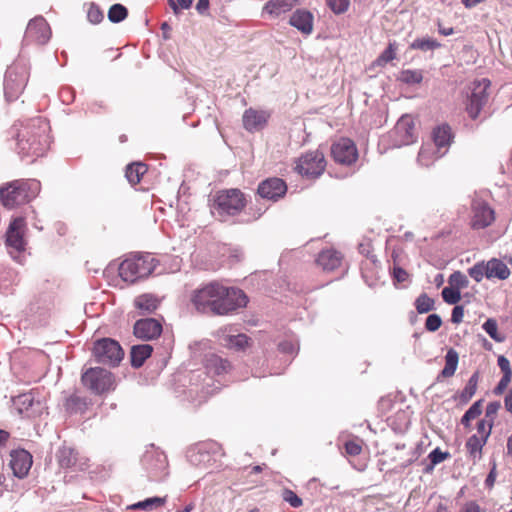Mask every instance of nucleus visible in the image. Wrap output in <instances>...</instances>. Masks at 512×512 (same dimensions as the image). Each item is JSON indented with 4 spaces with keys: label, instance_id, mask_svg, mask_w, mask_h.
I'll return each instance as SVG.
<instances>
[{
    "label": "nucleus",
    "instance_id": "nucleus-1",
    "mask_svg": "<svg viewBox=\"0 0 512 512\" xmlns=\"http://www.w3.org/2000/svg\"><path fill=\"white\" fill-rule=\"evenodd\" d=\"M48 123L37 117L23 126L17 133L18 153L22 156H42L46 150Z\"/></svg>",
    "mask_w": 512,
    "mask_h": 512
},
{
    "label": "nucleus",
    "instance_id": "nucleus-2",
    "mask_svg": "<svg viewBox=\"0 0 512 512\" xmlns=\"http://www.w3.org/2000/svg\"><path fill=\"white\" fill-rule=\"evenodd\" d=\"M40 191L37 180L14 181L0 189V200L7 208H14L35 198Z\"/></svg>",
    "mask_w": 512,
    "mask_h": 512
},
{
    "label": "nucleus",
    "instance_id": "nucleus-3",
    "mask_svg": "<svg viewBox=\"0 0 512 512\" xmlns=\"http://www.w3.org/2000/svg\"><path fill=\"white\" fill-rule=\"evenodd\" d=\"M223 292L224 285L212 282L196 290L193 294L192 302L198 311L225 315L224 307L218 303L219 297L223 295Z\"/></svg>",
    "mask_w": 512,
    "mask_h": 512
},
{
    "label": "nucleus",
    "instance_id": "nucleus-4",
    "mask_svg": "<svg viewBox=\"0 0 512 512\" xmlns=\"http://www.w3.org/2000/svg\"><path fill=\"white\" fill-rule=\"evenodd\" d=\"M156 267V260L150 254L137 255L125 259L119 266V276L125 281L133 283L139 278L147 277Z\"/></svg>",
    "mask_w": 512,
    "mask_h": 512
},
{
    "label": "nucleus",
    "instance_id": "nucleus-5",
    "mask_svg": "<svg viewBox=\"0 0 512 512\" xmlns=\"http://www.w3.org/2000/svg\"><path fill=\"white\" fill-rule=\"evenodd\" d=\"M81 380L86 388L97 395L113 391L116 387L114 375L101 367L88 369L82 374Z\"/></svg>",
    "mask_w": 512,
    "mask_h": 512
},
{
    "label": "nucleus",
    "instance_id": "nucleus-6",
    "mask_svg": "<svg viewBox=\"0 0 512 512\" xmlns=\"http://www.w3.org/2000/svg\"><path fill=\"white\" fill-rule=\"evenodd\" d=\"M245 205L244 194L239 189L220 191L214 200V209L221 217L236 215Z\"/></svg>",
    "mask_w": 512,
    "mask_h": 512
},
{
    "label": "nucleus",
    "instance_id": "nucleus-7",
    "mask_svg": "<svg viewBox=\"0 0 512 512\" xmlns=\"http://www.w3.org/2000/svg\"><path fill=\"white\" fill-rule=\"evenodd\" d=\"M93 356L97 363L115 367L124 357L120 344L111 338H102L94 343Z\"/></svg>",
    "mask_w": 512,
    "mask_h": 512
},
{
    "label": "nucleus",
    "instance_id": "nucleus-8",
    "mask_svg": "<svg viewBox=\"0 0 512 512\" xmlns=\"http://www.w3.org/2000/svg\"><path fill=\"white\" fill-rule=\"evenodd\" d=\"M26 229V222L24 218L17 217L13 219L6 232V247L11 257L21 262V254L25 251L26 241L24 239V232Z\"/></svg>",
    "mask_w": 512,
    "mask_h": 512
},
{
    "label": "nucleus",
    "instance_id": "nucleus-9",
    "mask_svg": "<svg viewBox=\"0 0 512 512\" xmlns=\"http://www.w3.org/2000/svg\"><path fill=\"white\" fill-rule=\"evenodd\" d=\"M325 167L324 154L319 150L305 153L296 163V170L299 174L312 178L320 176L324 172Z\"/></svg>",
    "mask_w": 512,
    "mask_h": 512
},
{
    "label": "nucleus",
    "instance_id": "nucleus-10",
    "mask_svg": "<svg viewBox=\"0 0 512 512\" xmlns=\"http://www.w3.org/2000/svg\"><path fill=\"white\" fill-rule=\"evenodd\" d=\"M27 73L24 67L11 66L4 80V94L7 101L15 100L26 85Z\"/></svg>",
    "mask_w": 512,
    "mask_h": 512
},
{
    "label": "nucleus",
    "instance_id": "nucleus-11",
    "mask_svg": "<svg viewBox=\"0 0 512 512\" xmlns=\"http://www.w3.org/2000/svg\"><path fill=\"white\" fill-rule=\"evenodd\" d=\"M490 86L488 79H482L474 84L472 93L468 99L466 110L472 119H476L488 100L487 89Z\"/></svg>",
    "mask_w": 512,
    "mask_h": 512
},
{
    "label": "nucleus",
    "instance_id": "nucleus-12",
    "mask_svg": "<svg viewBox=\"0 0 512 512\" xmlns=\"http://www.w3.org/2000/svg\"><path fill=\"white\" fill-rule=\"evenodd\" d=\"M331 154L336 162L345 165L352 164L358 157L354 142L348 138L336 141L331 147Z\"/></svg>",
    "mask_w": 512,
    "mask_h": 512
},
{
    "label": "nucleus",
    "instance_id": "nucleus-13",
    "mask_svg": "<svg viewBox=\"0 0 512 512\" xmlns=\"http://www.w3.org/2000/svg\"><path fill=\"white\" fill-rule=\"evenodd\" d=\"M472 221L473 229H484L490 226L495 220V212L488 203L482 200H474L472 204Z\"/></svg>",
    "mask_w": 512,
    "mask_h": 512
},
{
    "label": "nucleus",
    "instance_id": "nucleus-14",
    "mask_svg": "<svg viewBox=\"0 0 512 512\" xmlns=\"http://www.w3.org/2000/svg\"><path fill=\"white\" fill-rule=\"evenodd\" d=\"M143 465L151 473V475L158 479L164 475L165 470L168 466L167 458L165 454L155 448L148 450L143 455Z\"/></svg>",
    "mask_w": 512,
    "mask_h": 512
},
{
    "label": "nucleus",
    "instance_id": "nucleus-15",
    "mask_svg": "<svg viewBox=\"0 0 512 512\" xmlns=\"http://www.w3.org/2000/svg\"><path fill=\"white\" fill-rule=\"evenodd\" d=\"M247 301V296L242 290L224 286L223 295L219 297L218 303L224 307L226 315L238 308L246 306Z\"/></svg>",
    "mask_w": 512,
    "mask_h": 512
},
{
    "label": "nucleus",
    "instance_id": "nucleus-16",
    "mask_svg": "<svg viewBox=\"0 0 512 512\" xmlns=\"http://www.w3.org/2000/svg\"><path fill=\"white\" fill-rule=\"evenodd\" d=\"M51 36L48 23L43 17H35L26 28L25 38L38 44H45Z\"/></svg>",
    "mask_w": 512,
    "mask_h": 512
},
{
    "label": "nucleus",
    "instance_id": "nucleus-17",
    "mask_svg": "<svg viewBox=\"0 0 512 512\" xmlns=\"http://www.w3.org/2000/svg\"><path fill=\"white\" fill-rule=\"evenodd\" d=\"M287 191L286 183L280 178H268L262 181L258 186V194L267 200L277 201L282 198Z\"/></svg>",
    "mask_w": 512,
    "mask_h": 512
},
{
    "label": "nucleus",
    "instance_id": "nucleus-18",
    "mask_svg": "<svg viewBox=\"0 0 512 512\" xmlns=\"http://www.w3.org/2000/svg\"><path fill=\"white\" fill-rule=\"evenodd\" d=\"M162 333L161 323L153 318L138 320L134 325V335L142 340H152Z\"/></svg>",
    "mask_w": 512,
    "mask_h": 512
},
{
    "label": "nucleus",
    "instance_id": "nucleus-19",
    "mask_svg": "<svg viewBox=\"0 0 512 512\" xmlns=\"http://www.w3.org/2000/svg\"><path fill=\"white\" fill-rule=\"evenodd\" d=\"M269 118L270 113L268 111L249 108L245 110L242 116V122L248 132H256L266 126Z\"/></svg>",
    "mask_w": 512,
    "mask_h": 512
},
{
    "label": "nucleus",
    "instance_id": "nucleus-20",
    "mask_svg": "<svg viewBox=\"0 0 512 512\" xmlns=\"http://www.w3.org/2000/svg\"><path fill=\"white\" fill-rule=\"evenodd\" d=\"M10 466L16 477L24 478L32 466V456L25 450L14 451L11 453Z\"/></svg>",
    "mask_w": 512,
    "mask_h": 512
},
{
    "label": "nucleus",
    "instance_id": "nucleus-21",
    "mask_svg": "<svg viewBox=\"0 0 512 512\" xmlns=\"http://www.w3.org/2000/svg\"><path fill=\"white\" fill-rule=\"evenodd\" d=\"M289 24L304 35H310L313 31V15L305 9H297L290 17Z\"/></svg>",
    "mask_w": 512,
    "mask_h": 512
},
{
    "label": "nucleus",
    "instance_id": "nucleus-22",
    "mask_svg": "<svg viewBox=\"0 0 512 512\" xmlns=\"http://www.w3.org/2000/svg\"><path fill=\"white\" fill-rule=\"evenodd\" d=\"M300 4L299 0H269L263 7V12L271 18H278Z\"/></svg>",
    "mask_w": 512,
    "mask_h": 512
},
{
    "label": "nucleus",
    "instance_id": "nucleus-23",
    "mask_svg": "<svg viewBox=\"0 0 512 512\" xmlns=\"http://www.w3.org/2000/svg\"><path fill=\"white\" fill-rule=\"evenodd\" d=\"M395 132L400 137L401 145H409L414 141V123L410 116L404 115L402 116L396 126Z\"/></svg>",
    "mask_w": 512,
    "mask_h": 512
},
{
    "label": "nucleus",
    "instance_id": "nucleus-24",
    "mask_svg": "<svg viewBox=\"0 0 512 512\" xmlns=\"http://www.w3.org/2000/svg\"><path fill=\"white\" fill-rule=\"evenodd\" d=\"M342 257L339 252L335 250H325L322 251L318 258L317 263L324 270L333 271L337 269L341 264Z\"/></svg>",
    "mask_w": 512,
    "mask_h": 512
},
{
    "label": "nucleus",
    "instance_id": "nucleus-25",
    "mask_svg": "<svg viewBox=\"0 0 512 512\" xmlns=\"http://www.w3.org/2000/svg\"><path fill=\"white\" fill-rule=\"evenodd\" d=\"M487 266V278H497L499 280H505L510 276V269L501 260L493 258L486 263Z\"/></svg>",
    "mask_w": 512,
    "mask_h": 512
},
{
    "label": "nucleus",
    "instance_id": "nucleus-26",
    "mask_svg": "<svg viewBox=\"0 0 512 512\" xmlns=\"http://www.w3.org/2000/svg\"><path fill=\"white\" fill-rule=\"evenodd\" d=\"M58 462L63 468L76 467L80 470L84 469V463H78L77 453L69 447H62L58 451Z\"/></svg>",
    "mask_w": 512,
    "mask_h": 512
},
{
    "label": "nucleus",
    "instance_id": "nucleus-27",
    "mask_svg": "<svg viewBox=\"0 0 512 512\" xmlns=\"http://www.w3.org/2000/svg\"><path fill=\"white\" fill-rule=\"evenodd\" d=\"M152 351V346L148 344L133 346L130 353L131 365L135 368L141 367Z\"/></svg>",
    "mask_w": 512,
    "mask_h": 512
},
{
    "label": "nucleus",
    "instance_id": "nucleus-28",
    "mask_svg": "<svg viewBox=\"0 0 512 512\" xmlns=\"http://www.w3.org/2000/svg\"><path fill=\"white\" fill-rule=\"evenodd\" d=\"M433 141L434 146L437 148V150L446 152L447 147L450 145L451 142V130L450 127L447 125H443L440 127H437L433 131Z\"/></svg>",
    "mask_w": 512,
    "mask_h": 512
},
{
    "label": "nucleus",
    "instance_id": "nucleus-29",
    "mask_svg": "<svg viewBox=\"0 0 512 512\" xmlns=\"http://www.w3.org/2000/svg\"><path fill=\"white\" fill-rule=\"evenodd\" d=\"M445 154V151L435 150L434 146L431 144L423 145L419 154H418V162L422 166H430L434 160L442 157Z\"/></svg>",
    "mask_w": 512,
    "mask_h": 512
},
{
    "label": "nucleus",
    "instance_id": "nucleus-30",
    "mask_svg": "<svg viewBox=\"0 0 512 512\" xmlns=\"http://www.w3.org/2000/svg\"><path fill=\"white\" fill-rule=\"evenodd\" d=\"M134 303L143 313H152L158 308L160 301L152 294H142L136 297Z\"/></svg>",
    "mask_w": 512,
    "mask_h": 512
},
{
    "label": "nucleus",
    "instance_id": "nucleus-31",
    "mask_svg": "<svg viewBox=\"0 0 512 512\" xmlns=\"http://www.w3.org/2000/svg\"><path fill=\"white\" fill-rule=\"evenodd\" d=\"M459 362L458 352L454 349H449L445 355V366L441 371V375L449 378L455 374Z\"/></svg>",
    "mask_w": 512,
    "mask_h": 512
},
{
    "label": "nucleus",
    "instance_id": "nucleus-32",
    "mask_svg": "<svg viewBox=\"0 0 512 512\" xmlns=\"http://www.w3.org/2000/svg\"><path fill=\"white\" fill-rule=\"evenodd\" d=\"M479 382V372L476 371L469 378L465 388L459 394V400L462 404L468 403L471 398L474 396L477 390Z\"/></svg>",
    "mask_w": 512,
    "mask_h": 512
},
{
    "label": "nucleus",
    "instance_id": "nucleus-33",
    "mask_svg": "<svg viewBox=\"0 0 512 512\" xmlns=\"http://www.w3.org/2000/svg\"><path fill=\"white\" fill-rule=\"evenodd\" d=\"M206 368L208 371H213L215 374L220 375L229 370L230 363L219 356L211 355L206 360Z\"/></svg>",
    "mask_w": 512,
    "mask_h": 512
},
{
    "label": "nucleus",
    "instance_id": "nucleus-34",
    "mask_svg": "<svg viewBox=\"0 0 512 512\" xmlns=\"http://www.w3.org/2000/svg\"><path fill=\"white\" fill-rule=\"evenodd\" d=\"M146 171L147 167L145 164L133 163L127 166L125 175L130 184L136 185L141 181Z\"/></svg>",
    "mask_w": 512,
    "mask_h": 512
},
{
    "label": "nucleus",
    "instance_id": "nucleus-35",
    "mask_svg": "<svg viewBox=\"0 0 512 512\" xmlns=\"http://www.w3.org/2000/svg\"><path fill=\"white\" fill-rule=\"evenodd\" d=\"M486 442L487 441H485V439H481L478 435H472L468 438L466 442V449L473 460L481 458L482 448Z\"/></svg>",
    "mask_w": 512,
    "mask_h": 512
},
{
    "label": "nucleus",
    "instance_id": "nucleus-36",
    "mask_svg": "<svg viewBox=\"0 0 512 512\" xmlns=\"http://www.w3.org/2000/svg\"><path fill=\"white\" fill-rule=\"evenodd\" d=\"M167 501V497H151L143 501H139L129 506L131 510H153L163 506Z\"/></svg>",
    "mask_w": 512,
    "mask_h": 512
},
{
    "label": "nucleus",
    "instance_id": "nucleus-37",
    "mask_svg": "<svg viewBox=\"0 0 512 512\" xmlns=\"http://www.w3.org/2000/svg\"><path fill=\"white\" fill-rule=\"evenodd\" d=\"M440 46H441V44L437 40L432 39L430 37L417 38L410 44L411 49L421 50L423 52L435 50V49L439 48Z\"/></svg>",
    "mask_w": 512,
    "mask_h": 512
},
{
    "label": "nucleus",
    "instance_id": "nucleus-38",
    "mask_svg": "<svg viewBox=\"0 0 512 512\" xmlns=\"http://www.w3.org/2000/svg\"><path fill=\"white\" fill-rule=\"evenodd\" d=\"M415 308L419 314L428 313L435 308V301L426 293H421L415 300Z\"/></svg>",
    "mask_w": 512,
    "mask_h": 512
},
{
    "label": "nucleus",
    "instance_id": "nucleus-39",
    "mask_svg": "<svg viewBox=\"0 0 512 512\" xmlns=\"http://www.w3.org/2000/svg\"><path fill=\"white\" fill-rule=\"evenodd\" d=\"M221 343L231 348L243 349L248 344V337L244 334L224 335Z\"/></svg>",
    "mask_w": 512,
    "mask_h": 512
},
{
    "label": "nucleus",
    "instance_id": "nucleus-40",
    "mask_svg": "<svg viewBox=\"0 0 512 512\" xmlns=\"http://www.w3.org/2000/svg\"><path fill=\"white\" fill-rule=\"evenodd\" d=\"M128 16V10L122 4H114L108 10V19L112 23H119Z\"/></svg>",
    "mask_w": 512,
    "mask_h": 512
},
{
    "label": "nucleus",
    "instance_id": "nucleus-41",
    "mask_svg": "<svg viewBox=\"0 0 512 512\" xmlns=\"http://www.w3.org/2000/svg\"><path fill=\"white\" fill-rule=\"evenodd\" d=\"M399 80L408 85L419 84L423 80V74L420 70L407 69L400 73Z\"/></svg>",
    "mask_w": 512,
    "mask_h": 512
},
{
    "label": "nucleus",
    "instance_id": "nucleus-42",
    "mask_svg": "<svg viewBox=\"0 0 512 512\" xmlns=\"http://www.w3.org/2000/svg\"><path fill=\"white\" fill-rule=\"evenodd\" d=\"M483 329L496 342H502L504 340V336L498 333V324L495 319H487L483 324Z\"/></svg>",
    "mask_w": 512,
    "mask_h": 512
},
{
    "label": "nucleus",
    "instance_id": "nucleus-43",
    "mask_svg": "<svg viewBox=\"0 0 512 512\" xmlns=\"http://www.w3.org/2000/svg\"><path fill=\"white\" fill-rule=\"evenodd\" d=\"M448 282L451 287L458 289L459 291L468 287L469 284L468 278L460 271L453 272L450 275Z\"/></svg>",
    "mask_w": 512,
    "mask_h": 512
},
{
    "label": "nucleus",
    "instance_id": "nucleus-44",
    "mask_svg": "<svg viewBox=\"0 0 512 512\" xmlns=\"http://www.w3.org/2000/svg\"><path fill=\"white\" fill-rule=\"evenodd\" d=\"M441 295L443 300L451 305L457 304L461 299L460 291L451 286L443 288Z\"/></svg>",
    "mask_w": 512,
    "mask_h": 512
},
{
    "label": "nucleus",
    "instance_id": "nucleus-45",
    "mask_svg": "<svg viewBox=\"0 0 512 512\" xmlns=\"http://www.w3.org/2000/svg\"><path fill=\"white\" fill-rule=\"evenodd\" d=\"M87 19L92 24H99L104 19V13L98 5L90 3L87 10Z\"/></svg>",
    "mask_w": 512,
    "mask_h": 512
},
{
    "label": "nucleus",
    "instance_id": "nucleus-46",
    "mask_svg": "<svg viewBox=\"0 0 512 512\" xmlns=\"http://www.w3.org/2000/svg\"><path fill=\"white\" fill-rule=\"evenodd\" d=\"M396 57L395 43H389L388 47L380 54L376 62L378 65L384 66Z\"/></svg>",
    "mask_w": 512,
    "mask_h": 512
},
{
    "label": "nucleus",
    "instance_id": "nucleus-47",
    "mask_svg": "<svg viewBox=\"0 0 512 512\" xmlns=\"http://www.w3.org/2000/svg\"><path fill=\"white\" fill-rule=\"evenodd\" d=\"M281 496H282V499L285 502L289 503V505L293 508H299L303 504L302 499L291 489H288V488L283 489Z\"/></svg>",
    "mask_w": 512,
    "mask_h": 512
},
{
    "label": "nucleus",
    "instance_id": "nucleus-48",
    "mask_svg": "<svg viewBox=\"0 0 512 512\" xmlns=\"http://www.w3.org/2000/svg\"><path fill=\"white\" fill-rule=\"evenodd\" d=\"M86 403L84 399L80 398L77 395H72L67 398L65 402L66 410L70 412L82 411L85 407Z\"/></svg>",
    "mask_w": 512,
    "mask_h": 512
},
{
    "label": "nucleus",
    "instance_id": "nucleus-49",
    "mask_svg": "<svg viewBox=\"0 0 512 512\" xmlns=\"http://www.w3.org/2000/svg\"><path fill=\"white\" fill-rule=\"evenodd\" d=\"M469 276L473 278L476 282L482 281L483 277L487 278V266L486 263L481 262L472 266L468 270Z\"/></svg>",
    "mask_w": 512,
    "mask_h": 512
},
{
    "label": "nucleus",
    "instance_id": "nucleus-50",
    "mask_svg": "<svg viewBox=\"0 0 512 512\" xmlns=\"http://www.w3.org/2000/svg\"><path fill=\"white\" fill-rule=\"evenodd\" d=\"M493 427V422L488 419H482L477 423V434L481 439L488 440Z\"/></svg>",
    "mask_w": 512,
    "mask_h": 512
},
{
    "label": "nucleus",
    "instance_id": "nucleus-51",
    "mask_svg": "<svg viewBox=\"0 0 512 512\" xmlns=\"http://www.w3.org/2000/svg\"><path fill=\"white\" fill-rule=\"evenodd\" d=\"M327 4L335 14H342L348 10L350 0H327Z\"/></svg>",
    "mask_w": 512,
    "mask_h": 512
},
{
    "label": "nucleus",
    "instance_id": "nucleus-52",
    "mask_svg": "<svg viewBox=\"0 0 512 512\" xmlns=\"http://www.w3.org/2000/svg\"><path fill=\"white\" fill-rule=\"evenodd\" d=\"M442 325V319L438 314H430L425 321V328L430 332L437 331Z\"/></svg>",
    "mask_w": 512,
    "mask_h": 512
},
{
    "label": "nucleus",
    "instance_id": "nucleus-53",
    "mask_svg": "<svg viewBox=\"0 0 512 512\" xmlns=\"http://www.w3.org/2000/svg\"><path fill=\"white\" fill-rule=\"evenodd\" d=\"M16 405L19 406V412L27 411L33 404V398L30 394L19 395L16 399Z\"/></svg>",
    "mask_w": 512,
    "mask_h": 512
},
{
    "label": "nucleus",
    "instance_id": "nucleus-54",
    "mask_svg": "<svg viewBox=\"0 0 512 512\" xmlns=\"http://www.w3.org/2000/svg\"><path fill=\"white\" fill-rule=\"evenodd\" d=\"M449 456L450 454L448 452H443L439 448H435L430 452L428 457L432 465H437L446 460Z\"/></svg>",
    "mask_w": 512,
    "mask_h": 512
},
{
    "label": "nucleus",
    "instance_id": "nucleus-55",
    "mask_svg": "<svg viewBox=\"0 0 512 512\" xmlns=\"http://www.w3.org/2000/svg\"><path fill=\"white\" fill-rule=\"evenodd\" d=\"M193 4V0H169V5L175 14L178 13V9H189Z\"/></svg>",
    "mask_w": 512,
    "mask_h": 512
},
{
    "label": "nucleus",
    "instance_id": "nucleus-56",
    "mask_svg": "<svg viewBox=\"0 0 512 512\" xmlns=\"http://www.w3.org/2000/svg\"><path fill=\"white\" fill-rule=\"evenodd\" d=\"M500 407H501L500 402H498V401L490 402L486 407L485 419H488L493 422Z\"/></svg>",
    "mask_w": 512,
    "mask_h": 512
},
{
    "label": "nucleus",
    "instance_id": "nucleus-57",
    "mask_svg": "<svg viewBox=\"0 0 512 512\" xmlns=\"http://www.w3.org/2000/svg\"><path fill=\"white\" fill-rule=\"evenodd\" d=\"M392 275L396 282L402 283L408 280L409 274L401 267L394 266L392 269Z\"/></svg>",
    "mask_w": 512,
    "mask_h": 512
},
{
    "label": "nucleus",
    "instance_id": "nucleus-58",
    "mask_svg": "<svg viewBox=\"0 0 512 512\" xmlns=\"http://www.w3.org/2000/svg\"><path fill=\"white\" fill-rule=\"evenodd\" d=\"M345 451L351 456H357L361 453L362 447L355 441H348L345 443Z\"/></svg>",
    "mask_w": 512,
    "mask_h": 512
},
{
    "label": "nucleus",
    "instance_id": "nucleus-59",
    "mask_svg": "<svg viewBox=\"0 0 512 512\" xmlns=\"http://www.w3.org/2000/svg\"><path fill=\"white\" fill-rule=\"evenodd\" d=\"M482 402L483 400H478L474 402L471 407L465 412L469 415V417L473 420L477 418L482 413Z\"/></svg>",
    "mask_w": 512,
    "mask_h": 512
},
{
    "label": "nucleus",
    "instance_id": "nucleus-60",
    "mask_svg": "<svg viewBox=\"0 0 512 512\" xmlns=\"http://www.w3.org/2000/svg\"><path fill=\"white\" fill-rule=\"evenodd\" d=\"M497 363L501 371L503 372V375H512L510 362L505 356H499L497 359Z\"/></svg>",
    "mask_w": 512,
    "mask_h": 512
},
{
    "label": "nucleus",
    "instance_id": "nucleus-61",
    "mask_svg": "<svg viewBox=\"0 0 512 512\" xmlns=\"http://www.w3.org/2000/svg\"><path fill=\"white\" fill-rule=\"evenodd\" d=\"M464 308L463 306H455L452 310L451 321L455 324H459L463 321Z\"/></svg>",
    "mask_w": 512,
    "mask_h": 512
},
{
    "label": "nucleus",
    "instance_id": "nucleus-62",
    "mask_svg": "<svg viewBox=\"0 0 512 512\" xmlns=\"http://www.w3.org/2000/svg\"><path fill=\"white\" fill-rule=\"evenodd\" d=\"M461 512H486V511H485V509L481 508L475 501H469L463 505Z\"/></svg>",
    "mask_w": 512,
    "mask_h": 512
},
{
    "label": "nucleus",
    "instance_id": "nucleus-63",
    "mask_svg": "<svg viewBox=\"0 0 512 512\" xmlns=\"http://www.w3.org/2000/svg\"><path fill=\"white\" fill-rule=\"evenodd\" d=\"M510 381H511V376L503 375L502 378L500 379L498 385L496 386L494 392L496 394H501L506 389V387L508 386Z\"/></svg>",
    "mask_w": 512,
    "mask_h": 512
},
{
    "label": "nucleus",
    "instance_id": "nucleus-64",
    "mask_svg": "<svg viewBox=\"0 0 512 512\" xmlns=\"http://www.w3.org/2000/svg\"><path fill=\"white\" fill-rule=\"evenodd\" d=\"M209 9V0H198L196 10L199 14H205Z\"/></svg>",
    "mask_w": 512,
    "mask_h": 512
}]
</instances>
